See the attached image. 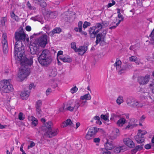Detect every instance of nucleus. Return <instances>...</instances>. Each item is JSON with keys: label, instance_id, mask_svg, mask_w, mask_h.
Masks as SVG:
<instances>
[{"label": "nucleus", "instance_id": "obj_52", "mask_svg": "<svg viewBox=\"0 0 154 154\" xmlns=\"http://www.w3.org/2000/svg\"><path fill=\"white\" fill-rule=\"evenodd\" d=\"M130 60L131 61H136L137 60V58L136 57L134 56H131L129 58Z\"/></svg>", "mask_w": 154, "mask_h": 154}, {"label": "nucleus", "instance_id": "obj_37", "mask_svg": "<svg viewBox=\"0 0 154 154\" xmlns=\"http://www.w3.org/2000/svg\"><path fill=\"white\" fill-rule=\"evenodd\" d=\"M53 124L51 122H47L45 124L46 127L48 129H51V128L53 126Z\"/></svg>", "mask_w": 154, "mask_h": 154}, {"label": "nucleus", "instance_id": "obj_20", "mask_svg": "<svg viewBox=\"0 0 154 154\" xmlns=\"http://www.w3.org/2000/svg\"><path fill=\"white\" fill-rule=\"evenodd\" d=\"M29 93L27 91H24L21 92L20 96L21 98L23 100L28 99L29 95Z\"/></svg>", "mask_w": 154, "mask_h": 154}, {"label": "nucleus", "instance_id": "obj_15", "mask_svg": "<svg viewBox=\"0 0 154 154\" xmlns=\"http://www.w3.org/2000/svg\"><path fill=\"white\" fill-rule=\"evenodd\" d=\"M38 57L51 58L49 51L46 49L44 50Z\"/></svg>", "mask_w": 154, "mask_h": 154}, {"label": "nucleus", "instance_id": "obj_11", "mask_svg": "<svg viewBox=\"0 0 154 154\" xmlns=\"http://www.w3.org/2000/svg\"><path fill=\"white\" fill-rule=\"evenodd\" d=\"M42 104V101L41 100H38L35 104L36 111V114L39 116H40L42 112L41 107Z\"/></svg>", "mask_w": 154, "mask_h": 154}, {"label": "nucleus", "instance_id": "obj_16", "mask_svg": "<svg viewBox=\"0 0 154 154\" xmlns=\"http://www.w3.org/2000/svg\"><path fill=\"white\" fill-rule=\"evenodd\" d=\"M105 149L110 150L113 149L114 147V145L112 142L107 141L104 145Z\"/></svg>", "mask_w": 154, "mask_h": 154}, {"label": "nucleus", "instance_id": "obj_23", "mask_svg": "<svg viewBox=\"0 0 154 154\" xmlns=\"http://www.w3.org/2000/svg\"><path fill=\"white\" fill-rule=\"evenodd\" d=\"M143 106V105L140 104V103L136 100L134 99L133 102L132 107H137V108H141Z\"/></svg>", "mask_w": 154, "mask_h": 154}, {"label": "nucleus", "instance_id": "obj_3", "mask_svg": "<svg viewBox=\"0 0 154 154\" xmlns=\"http://www.w3.org/2000/svg\"><path fill=\"white\" fill-rule=\"evenodd\" d=\"M47 40V35L44 34L36 40L35 42L38 46L44 48L48 43Z\"/></svg>", "mask_w": 154, "mask_h": 154}, {"label": "nucleus", "instance_id": "obj_31", "mask_svg": "<svg viewBox=\"0 0 154 154\" xmlns=\"http://www.w3.org/2000/svg\"><path fill=\"white\" fill-rule=\"evenodd\" d=\"M80 106V100H76L75 101L74 103V108H75L76 110Z\"/></svg>", "mask_w": 154, "mask_h": 154}, {"label": "nucleus", "instance_id": "obj_29", "mask_svg": "<svg viewBox=\"0 0 154 154\" xmlns=\"http://www.w3.org/2000/svg\"><path fill=\"white\" fill-rule=\"evenodd\" d=\"M80 99L82 100H90L91 99V97L90 95L89 94H87L84 95L83 96H81L80 97Z\"/></svg>", "mask_w": 154, "mask_h": 154}, {"label": "nucleus", "instance_id": "obj_59", "mask_svg": "<svg viewBox=\"0 0 154 154\" xmlns=\"http://www.w3.org/2000/svg\"><path fill=\"white\" fill-rule=\"evenodd\" d=\"M143 146V144L141 145L137 146L136 147V149H139L140 150L142 149Z\"/></svg>", "mask_w": 154, "mask_h": 154}, {"label": "nucleus", "instance_id": "obj_53", "mask_svg": "<svg viewBox=\"0 0 154 154\" xmlns=\"http://www.w3.org/2000/svg\"><path fill=\"white\" fill-rule=\"evenodd\" d=\"M35 145V143L33 141H31V143L28 146V149H29L30 148H31Z\"/></svg>", "mask_w": 154, "mask_h": 154}, {"label": "nucleus", "instance_id": "obj_26", "mask_svg": "<svg viewBox=\"0 0 154 154\" xmlns=\"http://www.w3.org/2000/svg\"><path fill=\"white\" fill-rule=\"evenodd\" d=\"M47 15L48 17L51 19H54L57 16V13L56 12H51L48 11Z\"/></svg>", "mask_w": 154, "mask_h": 154}, {"label": "nucleus", "instance_id": "obj_35", "mask_svg": "<svg viewBox=\"0 0 154 154\" xmlns=\"http://www.w3.org/2000/svg\"><path fill=\"white\" fill-rule=\"evenodd\" d=\"M7 21V19L6 17H2L0 20V23L2 26H4L5 25V23Z\"/></svg>", "mask_w": 154, "mask_h": 154}, {"label": "nucleus", "instance_id": "obj_64", "mask_svg": "<svg viewBox=\"0 0 154 154\" xmlns=\"http://www.w3.org/2000/svg\"><path fill=\"white\" fill-rule=\"evenodd\" d=\"M151 145L149 144H147L145 146V148L146 149H149L151 148Z\"/></svg>", "mask_w": 154, "mask_h": 154}, {"label": "nucleus", "instance_id": "obj_17", "mask_svg": "<svg viewBox=\"0 0 154 154\" xmlns=\"http://www.w3.org/2000/svg\"><path fill=\"white\" fill-rule=\"evenodd\" d=\"M48 75L49 76L53 77L56 76L57 74V69L54 68L50 69L48 71Z\"/></svg>", "mask_w": 154, "mask_h": 154}, {"label": "nucleus", "instance_id": "obj_32", "mask_svg": "<svg viewBox=\"0 0 154 154\" xmlns=\"http://www.w3.org/2000/svg\"><path fill=\"white\" fill-rule=\"evenodd\" d=\"M123 97L121 96H119L118 97L116 100V103L120 105L123 102Z\"/></svg>", "mask_w": 154, "mask_h": 154}, {"label": "nucleus", "instance_id": "obj_54", "mask_svg": "<svg viewBox=\"0 0 154 154\" xmlns=\"http://www.w3.org/2000/svg\"><path fill=\"white\" fill-rule=\"evenodd\" d=\"M116 3L114 1L112 0V3H109L108 4L107 7L108 8L110 7L115 4Z\"/></svg>", "mask_w": 154, "mask_h": 154}, {"label": "nucleus", "instance_id": "obj_33", "mask_svg": "<svg viewBox=\"0 0 154 154\" xmlns=\"http://www.w3.org/2000/svg\"><path fill=\"white\" fill-rule=\"evenodd\" d=\"M134 100V99L133 98H127L126 102L128 105L129 106L132 107Z\"/></svg>", "mask_w": 154, "mask_h": 154}, {"label": "nucleus", "instance_id": "obj_63", "mask_svg": "<svg viewBox=\"0 0 154 154\" xmlns=\"http://www.w3.org/2000/svg\"><path fill=\"white\" fill-rule=\"evenodd\" d=\"M114 131L116 133V136L115 137H116L117 136H119V129H115Z\"/></svg>", "mask_w": 154, "mask_h": 154}, {"label": "nucleus", "instance_id": "obj_28", "mask_svg": "<svg viewBox=\"0 0 154 154\" xmlns=\"http://www.w3.org/2000/svg\"><path fill=\"white\" fill-rule=\"evenodd\" d=\"M122 62L119 60L117 59L115 63L114 64V66L116 68V70L119 69L121 66Z\"/></svg>", "mask_w": 154, "mask_h": 154}, {"label": "nucleus", "instance_id": "obj_42", "mask_svg": "<svg viewBox=\"0 0 154 154\" xmlns=\"http://www.w3.org/2000/svg\"><path fill=\"white\" fill-rule=\"evenodd\" d=\"M18 118L20 120H23L25 119L24 116L22 112H20L18 115Z\"/></svg>", "mask_w": 154, "mask_h": 154}, {"label": "nucleus", "instance_id": "obj_13", "mask_svg": "<svg viewBox=\"0 0 154 154\" xmlns=\"http://www.w3.org/2000/svg\"><path fill=\"white\" fill-rule=\"evenodd\" d=\"M87 49V46H80L77 49V50L76 51V52H78L79 55H82L85 53Z\"/></svg>", "mask_w": 154, "mask_h": 154}, {"label": "nucleus", "instance_id": "obj_9", "mask_svg": "<svg viewBox=\"0 0 154 154\" xmlns=\"http://www.w3.org/2000/svg\"><path fill=\"white\" fill-rule=\"evenodd\" d=\"M150 79V75H147L145 77H139L138 78V80L140 84L143 85L149 82Z\"/></svg>", "mask_w": 154, "mask_h": 154}, {"label": "nucleus", "instance_id": "obj_21", "mask_svg": "<svg viewBox=\"0 0 154 154\" xmlns=\"http://www.w3.org/2000/svg\"><path fill=\"white\" fill-rule=\"evenodd\" d=\"M60 60L65 63H70L72 61V59L68 56H63L60 57Z\"/></svg>", "mask_w": 154, "mask_h": 154}, {"label": "nucleus", "instance_id": "obj_55", "mask_svg": "<svg viewBox=\"0 0 154 154\" xmlns=\"http://www.w3.org/2000/svg\"><path fill=\"white\" fill-rule=\"evenodd\" d=\"M120 148L121 151H125L127 150V147L125 145H123L121 146H119Z\"/></svg>", "mask_w": 154, "mask_h": 154}, {"label": "nucleus", "instance_id": "obj_12", "mask_svg": "<svg viewBox=\"0 0 154 154\" xmlns=\"http://www.w3.org/2000/svg\"><path fill=\"white\" fill-rule=\"evenodd\" d=\"M88 31L90 37L92 38H94L96 35L99 32V29H96L93 26L90 28Z\"/></svg>", "mask_w": 154, "mask_h": 154}, {"label": "nucleus", "instance_id": "obj_43", "mask_svg": "<svg viewBox=\"0 0 154 154\" xmlns=\"http://www.w3.org/2000/svg\"><path fill=\"white\" fill-rule=\"evenodd\" d=\"M41 16H36L34 17H32L31 18V19L35 21H40L41 19Z\"/></svg>", "mask_w": 154, "mask_h": 154}, {"label": "nucleus", "instance_id": "obj_45", "mask_svg": "<svg viewBox=\"0 0 154 154\" xmlns=\"http://www.w3.org/2000/svg\"><path fill=\"white\" fill-rule=\"evenodd\" d=\"M121 149L119 146L116 147L114 149V152L116 153H119L121 151Z\"/></svg>", "mask_w": 154, "mask_h": 154}, {"label": "nucleus", "instance_id": "obj_25", "mask_svg": "<svg viewBox=\"0 0 154 154\" xmlns=\"http://www.w3.org/2000/svg\"><path fill=\"white\" fill-rule=\"evenodd\" d=\"M147 133L146 131L143 130L142 131L140 130H139L138 131V132L137 134V135H136V138L137 140H138V138L139 136H141L142 137H143V136L144 135Z\"/></svg>", "mask_w": 154, "mask_h": 154}, {"label": "nucleus", "instance_id": "obj_56", "mask_svg": "<svg viewBox=\"0 0 154 154\" xmlns=\"http://www.w3.org/2000/svg\"><path fill=\"white\" fill-rule=\"evenodd\" d=\"M100 139L99 138H95L94 139V142L95 143H98L100 142Z\"/></svg>", "mask_w": 154, "mask_h": 154}, {"label": "nucleus", "instance_id": "obj_18", "mask_svg": "<svg viewBox=\"0 0 154 154\" xmlns=\"http://www.w3.org/2000/svg\"><path fill=\"white\" fill-rule=\"evenodd\" d=\"M128 65H125L123 66L122 67L119 68V69H117L119 74H121L125 72V71L128 69Z\"/></svg>", "mask_w": 154, "mask_h": 154}, {"label": "nucleus", "instance_id": "obj_2", "mask_svg": "<svg viewBox=\"0 0 154 154\" xmlns=\"http://www.w3.org/2000/svg\"><path fill=\"white\" fill-rule=\"evenodd\" d=\"M10 79L3 80L0 82V89L4 93H9L13 91V88Z\"/></svg>", "mask_w": 154, "mask_h": 154}, {"label": "nucleus", "instance_id": "obj_36", "mask_svg": "<svg viewBox=\"0 0 154 154\" xmlns=\"http://www.w3.org/2000/svg\"><path fill=\"white\" fill-rule=\"evenodd\" d=\"M66 122L67 125H69L71 127H73L74 126V124L69 119H67L66 121Z\"/></svg>", "mask_w": 154, "mask_h": 154}, {"label": "nucleus", "instance_id": "obj_6", "mask_svg": "<svg viewBox=\"0 0 154 154\" xmlns=\"http://www.w3.org/2000/svg\"><path fill=\"white\" fill-rule=\"evenodd\" d=\"M59 132V130L57 128L54 129H49L48 131L45 132L44 135L45 136L48 138H51L56 136Z\"/></svg>", "mask_w": 154, "mask_h": 154}, {"label": "nucleus", "instance_id": "obj_58", "mask_svg": "<svg viewBox=\"0 0 154 154\" xmlns=\"http://www.w3.org/2000/svg\"><path fill=\"white\" fill-rule=\"evenodd\" d=\"M86 101H81L80 100V104L81 106H85V103H87Z\"/></svg>", "mask_w": 154, "mask_h": 154}, {"label": "nucleus", "instance_id": "obj_48", "mask_svg": "<svg viewBox=\"0 0 154 154\" xmlns=\"http://www.w3.org/2000/svg\"><path fill=\"white\" fill-rule=\"evenodd\" d=\"M27 5L28 8L30 9L35 10L36 9V8L35 7H33L32 6L31 4H30L29 1L27 3Z\"/></svg>", "mask_w": 154, "mask_h": 154}, {"label": "nucleus", "instance_id": "obj_1", "mask_svg": "<svg viewBox=\"0 0 154 154\" xmlns=\"http://www.w3.org/2000/svg\"><path fill=\"white\" fill-rule=\"evenodd\" d=\"M26 37L23 30L15 33V39L16 42L14 47V55L16 59L20 62L21 66L19 69L18 77L22 81L29 75L28 66L31 65L33 63L32 58L28 59L23 55L24 48L21 41H24Z\"/></svg>", "mask_w": 154, "mask_h": 154}, {"label": "nucleus", "instance_id": "obj_7", "mask_svg": "<svg viewBox=\"0 0 154 154\" xmlns=\"http://www.w3.org/2000/svg\"><path fill=\"white\" fill-rule=\"evenodd\" d=\"M39 63L43 66H47L50 64L51 62V58L38 57Z\"/></svg>", "mask_w": 154, "mask_h": 154}, {"label": "nucleus", "instance_id": "obj_4", "mask_svg": "<svg viewBox=\"0 0 154 154\" xmlns=\"http://www.w3.org/2000/svg\"><path fill=\"white\" fill-rule=\"evenodd\" d=\"M97 131V128L95 127H91L89 129L85 136V138L87 140L91 139L94 137Z\"/></svg>", "mask_w": 154, "mask_h": 154}, {"label": "nucleus", "instance_id": "obj_47", "mask_svg": "<svg viewBox=\"0 0 154 154\" xmlns=\"http://www.w3.org/2000/svg\"><path fill=\"white\" fill-rule=\"evenodd\" d=\"M101 118L105 121H107L108 120V116L106 115H101Z\"/></svg>", "mask_w": 154, "mask_h": 154}, {"label": "nucleus", "instance_id": "obj_50", "mask_svg": "<svg viewBox=\"0 0 154 154\" xmlns=\"http://www.w3.org/2000/svg\"><path fill=\"white\" fill-rule=\"evenodd\" d=\"M63 52L62 51H59L57 54V58L59 59L60 57H61L62 56H60V55H62L63 54Z\"/></svg>", "mask_w": 154, "mask_h": 154}, {"label": "nucleus", "instance_id": "obj_8", "mask_svg": "<svg viewBox=\"0 0 154 154\" xmlns=\"http://www.w3.org/2000/svg\"><path fill=\"white\" fill-rule=\"evenodd\" d=\"M106 33V30L104 29L103 30L102 33H98L97 35L96 36V40L95 42L96 45H97L100 41H104Z\"/></svg>", "mask_w": 154, "mask_h": 154}, {"label": "nucleus", "instance_id": "obj_22", "mask_svg": "<svg viewBox=\"0 0 154 154\" xmlns=\"http://www.w3.org/2000/svg\"><path fill=\"white\" fill-rule=\"evenodd\" d=\"M28 119L29 120L32 121V125L33 126L35 127L38 123V121L35 118L32 116L29 117Z\"/></svg>", "mask_w": 154, "mask_h": 154}, {"label": "nucleus", "instance_id": "obj_39", "mask_svg": "<svg viewBox=\"0 0 154 154\" xmlns=\"http://www.w3.org/2000/svg\"><path fill=\"white\" fill-rule=\"evenodd\" d=\"M71 47L72 49H73L74 51L76 52L77 50V48L76 47V43L75 42H72L71 43Z\"/></svg>", "mask_w": 154, "mask_h": 154}, {"label": "nucleus", "instance_id": "obj_24", "mask_svg": "<svg viewBox=\"0 0 154 154\" xmlns=\"http://www.w3.org/2000/svg\"><path fill=\"white\" fill-rule=\"evenodd\" d=\"M61 31V29L59 28H56L53 29L52 31L50 32V35L53 36L55 33H59Z\"/></svg>", "mask_w": 154, "mask_h": 154}, {"label": "nucleus", "instance_id": "obj_40", "mask_svg": "<svg viewBox=\"0 0 154 154\" xmlns=\"http://www.w3.org/2000/svg\"><path fill=\"white\" fill-rule=\"evenodd\" d=\"M135 138L136 141L137 143H142L144 141V140L143 139V137H142L141 136H139L138 138H137L138 140H137V139L136 138V136H135Z\"/></svg>", "mask_w": 154, "mask_h": 154}, {"label": "nucleus", "instance_id": "obj_19", "mask_svg": "<svg viewBox=\"0 0 154 154\" xmlns=\"http://www.w3.org/2000/svg\"><path fill=\"white\" fill-rule=\"evenodd\" d=\"M126 123V120L123 118H121L116 123L117 125L119 127H122Z\"/></svg>", "mask_w": 154, "mask_h": 154}, {"label": "nucleus", "instance_id": "obj_44", "mask_svg": "<svg viewBox=\"0 0 154 154\" xmlns=\"http://www.w3.org/2000/svg\"><path fill=\"white\" fill-rule=\"evenodd\" d=\"M90 25L91 23H90L85 21L83 24V28L84 29L86 28L88 26H90Z\"/></svg>", "mask_w": 154, "mask_h": 154}, {"label": "nucleus", "instance_id": "obj_14", "mask_svg": "<svg viewBox=\"0 0 154 154\" xmlns=\"http://www.w3.org/2000/svg\"><path fill=\"white\" fill-rule=\"evenodd\" d=\"M29 48L30 50V52L31 54H36L37 55H38L39 52L38 51V47L36 45V44L30 45Z\"/></svg>", "mask_w": 154, "mask_h": 154}, {"label": "nucleus", "instance_id": "obj_5", "mask_svg": "<svg viewBox=\"0 0 154 154\" xmlns=\"http://www.w3.org/2000/svg\"><path fill=\"white\" fill-rule=\"evenodd\" d=\"M7 38L6 33H3L2 36V44L3 52L5 54L7 53L8 47L7 42Z\"/></svg>", "mask_w": 154, "mask_h": 154}, {"label": "nucleus", "instance_id": "obj_30", "mask_svg": "<svg viewBox=\"0 0 154 154\" xmlns=\"http://www.w3.org/2000/svg\"><path fill=\"white\" fill-rule=\"evenodd\" d=\"M130 122H133V123H134L135 122H136V121L134 119H132L131 120ZM129 124L127 125L125 128L126 129H129L130 128H133V127L134 126V124H132V122H131V123L130 122H129Z\"/></svg>", "mask_w": 154, "mask_h": 154}, {"label": "nucleus", "instance_id": "obj_49", "mask_svg": "<svg viewBox=\"0 0 154 154\" xmlns=\"http://www.w3.org/2000/svg\"><path fill=\"white\" fill-rule=\"evenodd\" d=\"M52 92V90L50 88H48L46 91V94L47 96L49 95Z\"/></svg>", "mask_w": 154, "mask_h": 154}, {"label": "nucleus", "instance_id": "obj_38", "mask_svg": "<svg viewBox=\"0 0 154 154\" xmlns=\"http://www.w3.org/2000/svg\"><path fill=\"white\" fill-rule=\"evenodd\" d=\"M93 27H95L96 29H99V30L100 29L103 28L102 25L100 23H96L95 26Z\"/></svg>", "mask_w": 154, "mask_h": 154}, {"label": "nucleus", "instance_id": "obj_41", "mask_svg": "<svg viewBox=\"0 0 154 154\" xmlns=\"http://www.w3.org/2000/svg\"><path fill=\"white\" fill-rule=\"evenodd\" d=\"M78 90V88L76 86L71 88L70 90V92L72 94H74Z\"/></svg>", "mask_w": 154, "mask_h": 154}, {"label": "nucleus", "instance_id": "obj_61", "mask_svg": "<svg viewBox=\"0 0 154 154\" xmlns=\"http://www.w3.org/2000/svg\"><path fill=\"white\" fill-rule=\"evenodd\" d=\"M150 36L152 37V39L154 41V28L151 34L150 35Z\"/></svg>", "mask_w": 154, "mask_h": 154}, {"label": "nucleus", "instance_id": "obj_62", "mask_svg": "<svg viewBox=\"0 0 154 154\" xmlns=\"http://www.w3.org/2000/svg\"><path fill=\"white\" fill-rule=\"evenodd\" d=\"M12 19L15 20L17 21H18L20 20L19 18L17 15H15Z\"/></svg>", "mask_w": 154, "mask_h": 154}, {"label": "nucleus", "instance_id": "obj_57", "mask_svg": "<svg viewBox=\"0 0 154 154\" xmlns=\"http://www.w3.org/2000/svg\"><path fill=\"white\" fill-rule=\"evenodd\" d=\"M67 110H69L70 111H72L74 110L75 109V108H74V107H72L71 106H69L67 108Z\"/></svg>", "mask_w": 154, "mask_h": 154}, {"label": "nucleus", "instance_id": "obj_46", "mask_svg": "<svg viewBox=\"0 0 154 154\" xmlns=\"http://www.w3.org/2000/svg\"><path fill=\"white\" fill-rule=\"evenodd\" d=\"M149 87L151 88L152 92L154 94V81L149 84Z\"/></svg>", "mask_w": 154, "mask_h": 154}, {"label": "nucleus", "instance_id": "obj_34", "mask_svg": "<svg viewBox=\"0 0 154 154\" xmlns=\"http://www.w3.org/2000/svg\"><path fill=\"white\" fill-rule=\"evenodd\" d=\"M118 17L119 19V20L118 22L116 23V25L118 26L121 22L124 20V18L122 14L118 15Z\"/></svg>", "mask_w": 154, "mask_h": 154}, {"label": "nucleus", "instance_id": "obj_51", "mask_svg": "<svg viewBox=\"0 0 154 154\" xmlns=\"http://www.w3.org/2000/svg\"><path fill=\"white\" fill-rule=\"evenodd\" d=\"M102 24L103 28L109 25V23L106 21L103 22Z\"/></svg>", "mask_w": 154, "mask_h": 154}, {"label": "nucleus", "instance_id": "obj_10", "mask_svg": "<svg viewBox=\"0 0 154 154\" xmlns=\"http://www.w3.org/2000/svg\"><path fill=\"white\" fill-rule=\"evenodd\" d=\"M123 141L126 145L130 148H133L135 146L134 143L133 141L128 137L124 138Z\"/></svg>", "mask_w": 154, "mask_h": 154}, {"label": "nucleus", "instance_id": "obj_60", "mask_svg": "<svg viewBox=\"0 0 154 154\" xmlns=\"http://www.w3.org/2000/svg\"><path fill=\"white\" fill-rule=\"evenodd\" d=\"M103 154H111V152L108 150L105 149L103 152Z\"/></svg>", "mask_w": 154, "mask_h": 154}, {"label": "nucleus", "instance_id": "obj_27", "mask_svg": "<svg viewBox=\"0 0 154 154\" xmlns=\"http://www.w3.org/2000/svg\"><path fill=\"white\" fill-rule=\"evenodd\" d=\"M78 26V27L75 28L74 30L76 32H82V22L80 21L79 22Z\"/></svg>", "mask_w": 154, "mask_h": 154}]
</instances>
